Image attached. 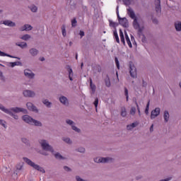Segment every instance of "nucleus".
Returning a JSON list of instances; mask_svg holds the SVG:
<instances>
[{"label": "nucleus", "instance_id": "obj_35", "mask_svg": "<svg viewBox=\"0 0 181 181\" xmlns=\"http://www.w3.org/2000/svg\"><path fill=\"white\" fill-rule=\"evenodd\" d=\"M16 46H18L19 47H21V49H23V47H28V44L25 42H23L21 43H16Z\"/></svg>", "mask_w": 181, "mask_h": 181}, {"label": "nucleus", "instance_id": "obj_47", "mask_svg": "<svg viewBox=\"0 0 181 181\" xmlns=\"http://www.w3.org/2000/svg\"><path fill=\"white\" fill-rule=\"evenodd\" d=\"M22 142H23V144H25V145H29V140H28V139H26V137H23L21 139Z\"/></svg>", "mask_w": 181, "mask_h": 181}, {"label": "nucleus", "instance_id": "obj_36", "mask_svg": "<svg viewBox=\"0 0 181 181\" xmlns=\"http://www.w3.org/2000/svg\"><path fill=\"white\" fill-rule=\"evenodd\" d=\"M21 39H22V40H29V39H30V35L29 34H25L23 35Z\"/></svg>", "mask_w": 181, "mask_h": 181}, {"label": "nucleus", "instance_id": "obj_8", "mask_svg": "<svg viewBox=\"0 0 181 181\" xmlns=\"http://www.w3.org/2000/svg\"><path fill=\"white\" fill-rule=\"evenodd\" d=\"M119 25H121L123 28H129V24L128 23V19L124 17L119 21Z\"/></svg>", "mask_w": 181, "mask_h": 181}, {"label": "nucleus", "instance_id": "obj_26", "mask_svg": "<svg viewBox=\"0 0 181 181\" xmlns=\"http://www.w3.org/2000/svg\"><path fill=\"white\" fill-rule=\"evenodd\" d=\"M119 24L118 23L113 22L111 20H109V26L110 28H114L115 30L117 29V26H118Z\"/></svg>", "mask_w": 181, "mask_h": 181}, {"label": "nucleus", "instance_id": "obj_4", "mask_svg": "<svg viewBox=\"0 0 181 181\" xmlns=\"http://www.w3.org/2000/svg\"><path fill=\"white\" fill-rule=\"evenodd\" d=\"M94 162H95L96 163H108L110 162H112V158L110 157H106V158L97 157L94 158Z\"/></svg>", "mask_w": 181, "mask_h": 181}, {"label": "nucleus", "instance_id": "obj_64", "mask_svg": "<svg viewBox=\"0 0 181 181\" xmlns=\"http://www.w3.org/2000/svg\"><path fill=\"white\" fill-rule=\"evenodd\" d=\"M146 86H148V83L143 80V87H146Z\"/></svg>", "mask_w": 181, "mask_h": 181}, {"label": "nucleus", "instance_id": "obj_31", "mask_svg": "<svg viewBox=\"0 0 181 181\" xmlns=\"http://www.w3.org/2000/svg\"><path fill=\"white\" fill-rule=\"evenodd\" d=\"M42 103L45 105H46V107H47V108H50V107H52V103L49 102L47 99L43 100Z\"/></svg>", "mask_w": 181, "mask_h": 181}, {"label": "nucleus", "instance_id": "obj_23", "mask_svg": "<svg viewBox=\"0 0 181 181\" xmlns=\"http://www.w3.org/2000/svg\"><path fill=\"white\" fill-rule=\"evenodd\" d=\"M0 56H1V57L7 56V57H11V59H18V60L21 59V58H19V57H13L11 54H6L5 52H4L2 51H0Z\"/></svg>", "mask_w": 181, "mask_h": 181}, {"label": "nucleus", "instance_id": "obj_30", "mask_svg": "<svg viewBox=\"0 0 181 181\" xmlns=\"http://www.w3.org/2000/svg\"><path fill=\"white\" fill-rule=\"evenodd\" d=\"M113 36L117 42V43H119V37H118V33H117V29L113 31Z\"/></svg>", "mask_w": 181, "mask_h": 181}, {"label": "nucleus", "instance_id": "obj_60", "mask_svg": "<svg viewBox=\"0 0 181 181\" xmlns=\"http://www.w3.org/2000/svg\"><path fill=\"white\" fill-rule=\"evenodd\" d=\"M120 41L122 42V43H123V45H125V37H121Z\"/></svg>", "mask_w": 181, "mask_h": 181}, {"label": "nucleus", "instance_id": "obj_2", "mask_svg": "<svg viewBox=\"0 0 181 181\" xmlns=\"http://www.w3.org/2000/svg\"><path fill=\"white\" fill-rule=\"evenodd\" d=\"M24 162L27 163V165H29V166H31L36 170H38V172H41L42 173H46V170H45V168L40 167L39 165L35 164L34 162H33L30 159L24 157L23 158Z\"/></svg>", "mask_w": 181, "mask_h": 181}, {"label": "nucleus", "instance_id": "obj_54", "mask_svg": "<svg viewBox=\"0 0 181 181\" xmlns=\"http://www.w3.org/2000/svg\"><path fill=\"white\" fill-rule=\"evenodd\" d=\"M21 169L22 166H21L20 168H17V170L14 172L13 175H14L15 176H18V170H21Z\"/></svg>", "mask_w": 181, "mask_h": 181}, {"label": "nucleus", "instance_id": "obj_17", "mask_svg": "<svg viewBox=\"0 0 181 181\" xmlns=\"http://www.w3.org/2000/svg\"><path fill=\"white\" fill-rule=\"evenodd\" d=\"M6 66H8V67H15V66H22V62H7Z\"/></svg>", "mask_w": 181, "mask_h": 181}, {"label": "nucleus", "instance_id": "obj_48", "mask_svg": "<svg viewBox=\"0 0 181 181\" xmlns=\"http://www.w3.org/2000/svg\"><path fill=\"white\" fill-rule=\"evenodd\" d=\"M115 62L116 64V67L119 70V61H118V58L117 57L115 58Z\"/></svg>", "mask_w": 181, "mask_h": 181}, {"label": "nucleus", "instance_id": "obj_41", "mask_svg": "<svg viewBox=\"0 0 181 181\" xmlns=\"http://www.w3.org/2000/svg\"><path fill=\"white\" fill-rule=\"evenodd\" d=\"M31 12H37V6L33 5L30 7Z\"/></svg>", "mask_w": 181, "mask_h": 181}, {"label": "nucleus", "instance_id": "obj_24", "mask_svg": "<svg viewBox=\"0 0 181 181\" xmlns=\"http://www.w3.org/2000/svg\"><path fill=\"white\" fill-rule=\"evenodd\" d=\"M0 56H1V57L7 56V57H11V59H18V60L21 59V58H19V57H13L11 54H6L5 52H4L2 51H0Z\"/></svg>", "mask_w": 181, "mask_h": 181}, {"label": "nucleus", "instance_id": "obj_22", "mask_svg": "<svg viewBox=\"0 0 181 181\" xmlns=\"http://www.w3.org/2000/svg\"><path fill=\"white\" fill-rule=\"evenodd\" d=\"M105 84L107 88L111 87V81L110 80V76L108 75H106L105 78Z\"/></svg>", "mask_w": 181, "mask_h": 181}, {"label": "nucleus", "instance_id": "obj_57", "mask_svg": "<svg viewBox=\"0 0 181 181\" xmlns=\"http://www.w3.org/2000/svg\"><path fill=\"white\" fill-rule=\"evenodd\" d=\"M130 125H132V128H136V127L138 126V123L133 122V123L130 124Z\"/></svg>", "mask_w": 181, "mask_h": 181}, {"label": "nucleus", "instance_id": "obj_1", "mask_svg": "<svg viewBox=\"0 0 181 181\" xmlns=\"http://www.w3.org/2000/svg\"><path fill=\"white\" fill-rule=\"evenodd\" d=\"M0 110L3 111V112H5V114H8L11 117H13L14 119H18L19 117L18 115L13 114V112H23V114H28V110L26 109L22 108V107H11L10 109H6L2 104L0 103Z\"/></svg>", "mask_w": 181, "mask_h": 181}, {"label": "nucleus", "instance_id": "obj_56", "mask_svg": "<svg viewBox=\"0 0 181 181\" xmlns=\"http://www.w3.org/2000/svg\"><path fill=\"white\" fill-rule=\"evenodd\" d=\"M119 37H124V33L122 32V29H119Z\"/></svg>", "mask_w": 181, "mask_h": 181}, {"label": "nucleus", "instance_id": "obj_12", "mask_svg": "<svg viewBox=\"0 0 181 181\" xmlns=\"http://www.w3.org/2000/svg\"><path fill=\"white\" fill-rule=\"evenodd\" d=\"M24 74L28 78H33V77H35V74H33V72H32L29 69H25L24 70Z\"/></svg>", "mask_w": 181, "mask_h": 181}, {"label": "nucleus", "instance_id": "obj_37", "mask_svg": "<svg viewBox=\"0 0 181 181\" xmlns=\"http://www.w3.org/2000/svg\"><path fill=\"white\" fill-rule=\"evenodd\" d=\"M66 124H68V125H71V127H72L74 125H76V123H74V122H73V120H71V119H67L66 120Z\"/></svg>", "mask_w": 181, "mask_h": 181}, {"label": "nucleus", "instance_id": "obj_20", "mask_svg": "<svg viewBox=\"0 0 181 181\" xmlns=\"http://www.w3.org/2000/svg\"><path fill=\"white\" fill-rule=\"evenodd\" d=\"M124 36L129 47L132 48V43L131 42V40L129 39V36H128V33H127V31L124 32Z\"/></svg>", "mask_w": 181, "mask_h": 181}, {"label": "nucleus", "instance_id": "obj_40", "mask_svg": "<svg viewBox=\"0 0 181 181\" xmlns=\"http://www.w3.org/2000/svg\"><path fill=\"white\" fill-rule=\"evenodd\" d=\"M136 112V108L135 107H132L130 110L131 115H135Z\"/></svg>", "mask_w": 181, "mask_h": 181}, {"label": "nucleus", "instance_id": "obj_11", "mask_svg": "<svg viewBox=\"0 0 181 181\" xmlns=\"http://www.w3.org/2000/svg\"><path fill=\"white\" fill-rule=\"evenodd\" d=\"M23 94L24 97H30V98H33V97H35V95H36L35 92H33V90H24L23 92Z\"/></svg>", "mask_w": 181, "mask_h": 181}, {"label": "nucleus", "instance_id": "obj_51", "mask_svg": "<svg viewBox=\"0 0 181 181\" xmlns=\"http://www.w3.org/2000/svg\"><path fill=\"white\" fill-rule=\"evenodd\" d=\"M6 122L2 119H0V125H2V127H4V128H6Z\"/></svg>", "mask_w": 181, "mask_h": 181}, {"label": "nucleus", "instance_id": "obj_55", "mask_svg": "<svg viewBox=\"0 0 181 181\" xmlns=\"http://www.w3.org/2000/svg\"><path fill=\"white\" fill-rule=\"evenodd\" d=\"M127 129L128 131H131L132 129H134V127H132V126L131 124H128V125L127 126Z\"/></svg>", "mask_w": 181, "mask_h": 181}, {"label": "nucleus", "instance_id": "obj_49", "mask_svg": "<svg viewBox=\"0 0 181 181\" xmlns=\"http://www.w3.org/2000/svg\"><path fill=\"white\" fill-rule=\"evenodd\" d=\"M77 151L80 152L81 153H84V152H86V148L80 147L77 149Z\"/></svg>", "mask_w": 181, "mask_h": 181}, {"label": "nucleus", "instance_id": "obj_28", "mask_svg": "<svg viewBox=\"0 0 181 181\" xmlns=\"http://www.w3.org/2000/svg\"><path fill=\"white\" fill-rule=\"evenodd\" d=\"M169 112H168V110H165L164 111V115H163V118H164V121L165 122H168L169 121Z\"/></svg>", "mask_w": 181, "mask_h": 181}, {"label": "nucleus", "instance_id": "obj_53", "mask_svg": "<svg viewBox=\"0 0 181 181\" xmlns=\"http://www.w3.org/2000/svg\"><path fill=\"white\" fill-rule=\"evenodd\" d=\"M138 112H139V115H141V109L139 108V105H138L137 102H135Z\"/></svg>", "mask_w": 181, "mask_h": 181}, {"label": "nucleus", "instance_id": "obj_16", "mask_svg": "<svg viewBox=\"0 0 181 181\" xmlns=\"http://www.w3.org/2000/svg\"><path fill=\"white\" fill-rule=\"evenodd\" d=\"M32 29H33V27H32V25L29 24H25L20 28V30L21 32H24V30H32Z\"/></svg>", "mask_w": 181, "mask_h": 181}, {"label": "nucleus", "instance_id": "obj_59", "mask_svg": "<svg viewBox=\"0 0 181 181\" xmlns=\"http://www.w3.org/2000/svg\"><path fill=\"white\" fill-rule=\"evenodd\" d=\"M79 35L81 36V38L83 37V36H84V35H85L84 31L80 30Z\"/></svg>", "mask_w": 181, "mask_h": 181}, {"label": "nucleus", "instance_id": "obj_62", "mask_svg": "<svg viewBox=\"0 0 181 181\" xmlns=\"http://www.w3.org/2000/svg\"><path fill=\"white\" fill-rule=\"evenodd\" d=\"M137 29H138V33H139H139H142V28H141V25H140L139 28H137Z\"/></svg>", "mask_w": 181, "mask_h": 181}, {"label": "nucleus", "instance_id": "obj_3", "mask_svg": "<svg viewBox=\"0 0 181 181\" xmlns=\"http://www.w3.org/2000/svg\"><path fill=\"white\" fill-rule=\"evenodd\" d=\"M40 144L44 151H49L52 153H54V150L52 146L49 145V142L46 140H40Z\"/></svg>", "mask_w": 181, "mask_h": 181}, {"label": "nucleus", "instance_id": "obj_39", "mask_svg": "<svg viewBox=\"0 0 181 181\" xmlns=\"http://www.w3.org/2000/svg\"><path fill=\"white\" fill-rule=\"evenodd\" d=\"M71 129H73V131H75V132H78V133L81 132V130L80 129H78V127H76L75 124H74V125L71 127Z\"/></svg>", "mask_w": 181, "mask_h": 181}, {"label": "nucleus", "instance_id": "obj_58", "mask_svg": "<svg viewBox=\"0 0 181 181\" xmlns=\"http://www.w3.org/2000/svg\"><path fill=\"white\" fill-rule=\"evenodd\" d=\"M152 22L153 23H155V25H158V19L156 18H153Z\"/></svg>", "mask_w": 181, "mask_h": 181}, {"label": "nucleus", "instance_id": "obj_27", "mask_svg": "<svg viewBox=\"0 0 181 181\" xmlns=\"http://www.w3.org/2000/svg\"><path fill=\"white\" fill-rule=\"evenodd\" d=\"M30 53L31 56H37V54L39 53V50L36 49V48H32L30 49Z\"/></svg>", "mask_w": 181, "mask_h": 181}, {"label": "nucleus", "instance_id": "obj_32", "mask_svg": "<svg viewBox=\"0 0 181 181\" xmlns=\"http://www.w3.org/2000/svg\"><path fill=\"white\" fill-rule=\"evenodd\" d=\"M124 95L126 97V100H127V102H128L129 100V95L128 88H127V87H124Z\"/></svg>", "mask_w": 181, "mask_h": 181}, {"label": "nucleus", "instance_id": "obj_61", "mask_svg": "<svg viewBox=\"0 0 181 181\" xmlns=\"http://www.w3.org/2000/svg\"><path fill=\"white\" fill-rule=\"evenodd\" d=\"M64 170H66V172H70L71 169L70 168L67 167V166H64Z\"/></svg>", "mask_w": 181, "mask_h": 181}, {"label": "nucleus", "instance_id": "obj_44", "mask_svg": "<svg viewBox=\"0 0 181 181\" xmlns=\"http://www.w3.org/2000/svg\"><path fill=\"white\" fill-rule=\"evenodd\" d=\"M63 141L66 142V144H71V140L70 139L69 137H64Z\"/></svg>", "mask_w": 181, "mask_h": 181}, {"label": "nucleus", "instance_id": "obj_15", "mask_svg": "<svg viewBox=\"0 0 181 181\" xmlns=\"http://www.w3.org/2000/svg\"><path fill=\"white\" fill-rule=\"evenodd\" d=\"M59 101L63 105H66V107L69 106V99L65 96H61L59 98Z\"/></svg>", "mask_w": 181, "mask_h": 181}, {"label": "nucleus", "instance_id": "obj_38", "mask_svg": "<svg viewBox=\"0 0 181 181\" xmlns=\"http://www.w3.org/2000/svg\"><path fill=\"white\" fill-rule=\"evenodd\" d=\"M123 1V4L124 5H125L126 6H129V5H131L132 0H122Z\"/></svg>", "mask_w": 181, "mask_h": 181}, {"label": "nucleus", "instance_id": "obj_7", "mask_svg": "<svg viewBox=\"0 0 181 181\" xmlns=\"http://www.w3.org/2000/svg\"><path fill=\"white\" fill-rule=\"evenodd\" d=\"M23 121L24 122H26V124H29L30 125H32V122L33 121V118L28 115H25L22 117Z\"/></svg>", "mask_w": 181, "mask_h": 181}, {"label": "nucleus", "instance_id": "obj_29", "mask_svg": "<svg viewBox=\"0 0 181 181\" xmlns=\"http://www.w3.org/2000/svg\"><path fill=\"white\" fill-rule=\"evenodd\" d=\"M175 28L177 32H181V22L178 21L175 23Z\"/></svg>", "mask_w": 181, "mask_h": 181}, {"label": "nucleus", "instance_id": "obj_10", "mask_svg": "<svg viewBox=\"0 0 181 181\" xmlns=\"http://www.w3.org/2000/svg\"><path fill=\"white\" fill-rule=\"evenodd\" d=\"M3 25L5 26H8L9 28H15L16 26V23L11 20H5L3 21Z\"/></svg>", "mask_w": 181, "mask_h": 181}, {"label": "nucleus", "instance_id": "obj_13", "mask_svg": "<svg viewBox=\"0 0 181 181\" xmlns=\"http://www.w3.org/2000/svg\"><path fill=\"white\" fill-rule=\"evenodd\" d=\"M90 88L91 90V95H93V94H95V90H97V86H95V85L93 83V79L91 78H90Z\"/></svg>", "mask_w": 181, "mask_h": 181}, {"label": "nucleus", "instance_id": "obj_50", "mask_svg": "<svg viewBox=\"0 0 181 181\" xmlns=\"http://www.w3.org/2000/svg\"><path fill=\"white\" fill-rule=\"evenodd\" d=\"M93 105H95L97 111V107H98V98H96L95 99V101L93 102Z\"/></svg>", "mask_w": 181, "mask_h": 181}, {"label": "nucleus", "instance_id": "obj_25", "mask_svg": "<svg viewBox=\"0 0 181 181\" xmlns=\"http://www.w3.org/2000/svg\"><path fill=\"white\" fill-rule=\"evenodd\" d=\"M31 125H35V127H42L43 124L40 122V121L33 119Z\"/></svg>", "mask_w": 181, "mask_h": 181}, {"label": "nucleus", "instance_id": "obj_46", "mask_svg": "<svg viewBox=\"0 0 181 181\" xmlns=\"http://www.w3.org/2000/svg\"><path fill=\"white\" fill-rule=\"evenodd\" d=\"M69 5H71V6H76V5H77V1L70 0Z\"/></svg>", "mask_w": 181, "mask_h": 181}, {"label": "nucleus", "instance_id": "obj_19", "mask_svg": "<svg viewBox=\"0 0 181 181\" xmlns=\"http://www.w3.org/2000/svg\"><path fill=\"white\" fill-rule=\"evenodd\" d=\"M66 69L69 73V78L70 81H73V77H71V76H73V69H71V67H70L69 65L66 66Z\"/></svg>", "mask_w": 181, "mask_h": 181}, {"label": "nucleus", "instance_id": "obj_52", "mask_svg": "<svg viewBox=\"0 0 181 181\" xmlns=\"http://www.w3.org/2000/svg\"><path fill=\"white\" fill-rule=\"evenodd\" d=\"M116 13H117V19H118V21H120L122 18H121V17L119 16V11H118V6L117 7Z\"/></svg>", "mask_w": 181, "mask_h": 181}, {"label": "nucleus", "instance_id": "obj_63", "mask_svg": "<svg viewBox=\"0 0 181 181\" xmlns=\"http://www.w3.org/2000/svg\"><path fill=\"white\" fill-rule=\"evenodd\" d=\"M153 132V124H151V126L150 127V132Z\"/></svg>", "mask_w": 181, "mask_h": 181}, {"label": "nucleus", "instance_id": "obj_5", "mask_svg": "<svg viewBox=\"0 0 181 181\" xmlns=\"http://www.w3.org/2000/svg\"><path fill=\"white\" fill-rule=\"evenodd\" d=\"M129 73L132 78H136V67H135L133 62H129Z\"/></svg>", "mask_w": 181, "mask_h": 181}, {"label": "nucleus", "instance_id": "obj_6", "mask_svg": "<svg viewBox=\"0 0 181 181\" xmlns=\"http://www.w3.org/2000/svg\"><path fill=\"white\" fill-rule=\"evenodd\" d=\"M160 114V108L156 107L153 110L151 111V119H155L156 117H158Z\"/></svg>", "mask_w": 181, "mask_h": 181}, {"label": "nucleus", "instance_id": "obj_42", "mask_svg": "<svg viewBox=\"0 0 181 181\" xmlns=\"http://www.w3.org/2000/svg\"><path fill=\"white\" fill-rule=\"evenodd\" d=\"M71 26L72 28H76V26H77V20L75 18L71 21Z\"/></svg>", "mask_w": 181, "mask_h": 181}, {"label": "nucleus", "instance_id": "obj_43", "mask_svg": "<svg viewBox=\"0 0 181 181\" xmlns=\"http://www.w3.org/2000/svg\"><path fill=\"white\" fill-rule=\"evenodd\" d=\"M149 104H150V102L148 100V103H147V105L146 106V109H145V114L146 115H148V114H149Z\"/></svg>", "mask_w": 181, "mask_h": 181}, {"label": "nucleus", "instance_id": "obj_18", "mask_svg": "<svg viewBox=\"0 0 181 181\" xmlns=\"http://www.w3.org/2000/svg\"><path fill=\"white\" fill-rule=\"evenodd\" d=\"M133 28L134 29L138 30L139 29V27L141 26L139 25V23L138 22V18H133Z\"/></svg>", "mask_w": 181, "mask_h": 181}, {"label": "nucleus", "instance_id": "obj_14", "mask_svg": "<svg viewBox=\"0 0 181 181\" xmlns=\"http://www.w3.org/2000/svg\"><path fill=\"white\" fill-rule=\"evenodd\" d=\"M127 15H129V16L131 18V19L136 18V16L135 15V12L131 8H129L127 9Z\"/></svg>", "mask_w": 181, "mask_h": 181}, {"label": "nucleus", "instance_id": "obj_33", "mask_svg": "<svg viewBox=\"0 0 181 181\" xmlns=\"http://www.w3.org/2000/svg\"><path fill=\"white\" fill-rule=\"evenodd\" d=\"M62 36L64 37H66V36H67V33L66 32V25H62Z\"/></svg>", "mask_w": 181, "mask_h": 181}, {"label": "nucleus", "instance_id": "obj_9", "mask_svg": "<svg viewBox=\"0 0 181 181\" xmlns=\"http://www.w3.org/2000/svg\"><path fill=\"white\" fill-rule=\"evenodd\" d=\"M26 106L28 110H29V111H33V112H37V108L36 107V106H35V105H33V103L28 102L27 103Z\"/></svg>", "mask_w": 181, "mask_h": 181}, {"label": "nucleus", "instance_id": "obj_45", "mask_svg": "<svg viewBox=\"0 0 181 181\" xmlns=\"http://www.w3.org/2000/svg\"><path fill=\"white\" fill-rule=\"evenodd\" d=\"M54 156L56 159H59V160L64 159V158H63V156L60 155L59 153H55Z\"/></svg>", "mask_w": 181, "mask_h": 181}, {"label": "nucleus", "instance_id": "obj_34", "mask_svg": "<svg viewBox=\"0 0 181 181\" xmlns=\"http://www.w3.org/2000/svg\"><path fill=\"white\" fill-rule=\"evenodd\" d=\"M121 116L123 117H127V109L125 108V107H122L121 108Z\"/></svg>", "mask_w": 181, "mask_h": 181}, {"label": "nucleus", "instance_id": "obj_21", "mask_svg": "<svg viewBox=\"0 0 181 181\" xmlns=\"http://www.w3.org/2000/svg\"><path fill=\"white\" fill-rule=\"evenodd\" d=\"M156 12H160V0H155Z\"/></svg>", "mask_w": 181, "mask_h": 181}]
</instances>
